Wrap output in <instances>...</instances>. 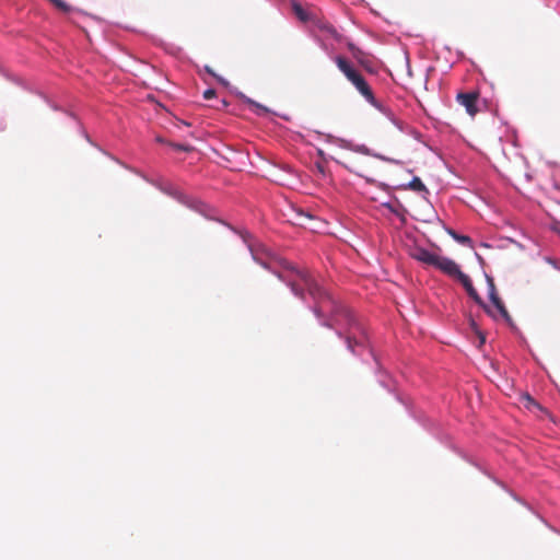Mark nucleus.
Masks as SVG:
<instances>
[{"mask_svg":"<svg viewBox=\"0 0 560 560\" xmlns=\"http://www.w3.org/2000/svg\"><path fill=\"white\" fill-rule=\"evenodd\" d=\"M492 304L495 306V308L499 311V313L505 319V322L512 324V317L510 316L502 300L498 299L497 301L492 302Z\"/></svg>","mask_w":560,"mask_h":560,"instance_id":"obj_10","label":"nucleus"},{"mask_svg":"<svg viewBox=\"0 0 560 560\" xmlns=\"http://www.w3.org/2000/svg\"><path fill=\"white\" fill-rule=\"evenodd\" d=\"M207 71H208L209 73H211L212 75H214V73H212V72L210 71V68H208V67H207Z\"/></svg>","mask_w":560,"mask_h":560,"instance_id":"obj_23","label":"nucleus"},{"mask_svg":"<svg viewBox=\"0 0 560 560\" xmlns=\"http://www.w3.org/2000/svg\"><path fill=\"white\" fill-rule=\"evenodd\" d=\"M557 232L560 234V226H559V228H557Z\"/></svg>","mask_w":560,"mask_h":560,"instance_id":"obj_24","label":"nucleus"},{"mask_svg":"<svg viewBox=\"0 0 560 560\" xmlns=\"http://www.w3.org/2000/svg\"><path fill=\"white\" fill-rule=\"evenodd\" d=\"M58 10L68 13L71 11V7L65 0H49Z\"/></svg>","mask_w":560,"mask_h":560,"instance_id":"obj_13","label":"nucleus"},{"mask_svg":"<svg viewBox=\"0 0 560 560\" xmlns=\"http://www.w3.org/2000/svg\"><path fill=\"white\" fill-rule=\"evenodd\" d=\"M463 287L465 288L467 294L478 304L480 305L489 315H492V312L488 305L485 304L477 290L474 288L470 278L466 273H460L457 279Z\"/></svg>","mask_w":560,"mask_h":560,"instance_id":"obj_4","label":"nucleus"},{"mask_svg":"<svg viewBox=\"0 0 560 560\" xmlns=\"http://www.w3.org/2000/svg\"><path fill=\"white\" fill-rule=\"evenodd\" d=\"M396 60L393 65L394 71L387 69V73L394 79H404L411 77L410 63L408 52L404 49H397L395 51Z\"/></svg>","mask_w":560,"mask_h":560,"instance_id":"obj_2","label":"nucleus"},{"mask_svg":"<svg viewBox=\"0 0 560 560\" xmlns=\"http://www.w3.org/2000/svg\"><path fill=\"white\" fill-rule=\"evenodd\" d=\"M433 267L456 279H458L459 275L463 273L454 260L439 255Z\"/></svg>","mask_w":560,"mask_h":560,"instance_id":"obj_5","label":"nucleus"},{"mask_svg":"<svg viewBox=\"0 0 560 560\" xmlns=\"http://www.w3.org/2000/svg\"><path fill=\"white\" fill-rule=\"evenodd\" d=\"M479 93L477 91L460 92L456 96V101L466 108V112L470 116H475L478 113L477 102Z\"/></svg>","mask_w":560,"mask_h":560,"instance_id":"obj_3","label":"nucleus"},{"mask_svg":"<svg viewBox=\"0 0 560 560\" xmlns=\"http://www.w3.org/2000/svg\"><path fill=\"white\" fill-rule=\"evenodd\" d=\"M413 258L425 264L428 266H434L438 255L425 249V248H416L413 254Z\"/></svg>","mask_w":560,"mask_h":560,"instance_id":"obj_8","label":"nucleus"},{"mask_svg":"<svg viewBox=\"0 0 560 560\" xmlns=\"http://www.w3.org/2000/svg\"><path fill=\"white\" fill-rule=\"evenodd\" d=\"M526 399L530 402V404H534L535 405V401L527 395L526 396Z\"/></svg>","mask_w":560,"mask_h":560,"instance_id":"obj_22","label":"nucleus"},{"mask_svg":"<svg viewBox=\"0 0 560 560\" xmlns=\"http://www.w3.org/2000/svg\"><path fill=\"white\" fill-rule=\"evenodd\" d=\"M174 148L177 150H180V151H189L190 150V147L184 145V144H176V145H174Z\"/></svg>","mask_w":560,"mask_h":560,"instance_id":"obj_18","label":"nucleus"},{"mask_svg":"<svg viewBox=\"0 0 560 560\" xmlns=\"http://www.w3.org/2000/svg\"><path fill=\"white\" fill-rule=\"evenodd\" d=\"M488 285H489V298L491 302L497 301L499 298L495 289V284L493 282V279L490 277H487Z\"/></svg>","mask_w":560,"mask_h":560,"instance_id":"obj_12","label":"nucleus"},{"mask_svg":"<svg viewBox=\"0 0 560 560\" xmlns=\"http://www.w3.org/2000/svg\"><path fill=\"white\" fill-rule=\"evenodd\" d=\"M293 12L295 13V15L303 22L307 21L308 20V15L307 13L304 11V9L301 7V4L294 2L293 5Z\"/></svg>","mask_w":560,"mask_h":560,"instance_id":"obj_11","label":"nucleus"},{"mask_svg":"<svg viewBox=\"0 0 560 560\" xmlns=\"http://www.w3.org/2000/svg\"><path fill=\"white\" fill-rule=\"evenodd\" d=\"M386 161H387V162L397 163V164H398V163H400V164H405V163H406V161H405V160H395V159L389 158V156H387V158H386Z\"/></svg>","mask_w":560,"mask_h":560,"instance_id":"obj_19","label":"nucleus"},{"mask_svg":"<svg viewBox=\"0 0 560 560\" xmlns=\"http://www.w3.org/2000/svg\"><path fill=\"white\" fill-rule=\"evenodd\" d=\"M284 271L278 277L284 281L292 292L304 298V290L315 300L314 313L317 317L330 315L323 325L329 328L346 326L345 337L348 348L354 352V346H363L369 337L363 325L351 314L345 305L336 302L318 283L311 277L306 269H298L290 262H283Z\"/></svg>","mask_w":560,"mask_h":560,"instance_id":"obj_1","label":"nucleus"},{"mask_svg":"<svg viewBox=\"0 0 560 560\" xmlns=\"http://www.w3.org/2000/svg\"><path fill=\"white\" fill-rule=\"evenodd\" d=\"M248 103H250L252 105H255L257 108H259V109H260V110H262V112H267V108H266V107H264L262 105H259V104L255 103V102H254V101H252V100H248Z\"/></svg>","mask_w":560,"mask_h":560,"instance_id":"obj_20","label":"nucleus"},{"mask_svg":"<svg viewBox=\"0 0 560 560\" xmlns=\"http://www.w3.org/2000/svg\"><path fill=\"white\" fill-rule=\"evenodd\" d=\"M218 81H219L220 83H222L223 85H228V81H225V80H224V79H222V78H218Z\"/></svg>","mask_w":560,"mask_h":560,"instance_id":"obj_21","label":"nucleus"},{"mask_svg":"<svg viewBox=\"0 0 560 560\" xmlns=\"http://www.w3.org/2000/svg\"><path fill=\"white\" fill-rule=\"evenodd\" d=\"M215 96V91L213 89H208L203 92L205 100H211Z\"/></svg>","mask_w":560,"mask_h":560,"instance_id":"obj_17","label":"nucleus"},{"mask_svg":"<svg viewBox=\"0 0 560 560\" xmlns=\"http://www.w3.org/2000/svg\"><path fill=\"white\" fill-rule=\"evenodd\" d=\"M348 49L355 59L361 60L362 51L358 47H355L352 43H349Z\"/></svg>","mask_w":560,"mask_h":560,"instance_id":"obj_15","label":"nucleus"},{"mask_svg":"<svg viewBox=\"0 0 560 560\" xmlns=\"http://www.w3.org/2000/svg\"><path fill=\"white\" fill-rule=\"evenodd\" d=\"M451 235H452V236H453V237H454L458 243H460V244H463V245H470V243H471L470 237H469V236H467V235H459V234H457V233H455V232H451Z\"/></svg>","mask_w":560,"mask_h":560,"instance_id":"obj_14","label":"nucleus"},{"mask_svg":"<svg viewBox=\"0 0 560 560\" xmlns=\"http://www.w3.org/2000/svg\"><path fill=\"white\" fill-rule=\"evenodd\" d=\"M399 187H406L417 192L428 191L427 187L419 177H413L407 185L398 184Z\"/></svg>","mask_w":560,"mask_h":560,"instance_id":"obj_9","label":"nucleus"},{"mask_svg":"<svg viewBox=\"0 0 560 560\" xmlns=\"http://www.w3.org/2000/svg\"><path fill=\"white\" fill-rule=\"evenodd\" d=\"M351 83L371 104L376 105L372 90L370 89L369 84L360 73L355 79L351 81Z\"/></svg>","mask_w":560,"mask_h":560,"instance_id":"obj_6","label":"nucleus"},{"mask_svg":"<svg viewBox=\"0 0 560 560\" xmlns=\"http://www.w3.org/2000/svg\"><path fill=\"white\" fill-rule=\"evenodd\" d=\"M296 214L299 218V224H304V219H306V220L313 219V217L310 213L305 212L302 209L298 210Z\"/></svg>","mask_w":560,"mask_h":560,"instance_id":"obj_16","label":"nucleus"},{"mask_svg":"<svg viewBox=\"0 0 560 560\" xmlns=\"http://www.w3.org/2000/svg\"><path fill=\"white\" fill-rule=\"evenodd\" d=\"M336 65L339 70L347 77V79L351 82L359 75V72L352 67V65L342 56H337L335 58Z\"/></svg>","mask_w":560,"mask_h":560,"instance_id":"obj_7","label":"nucleus"}]
</instances>
